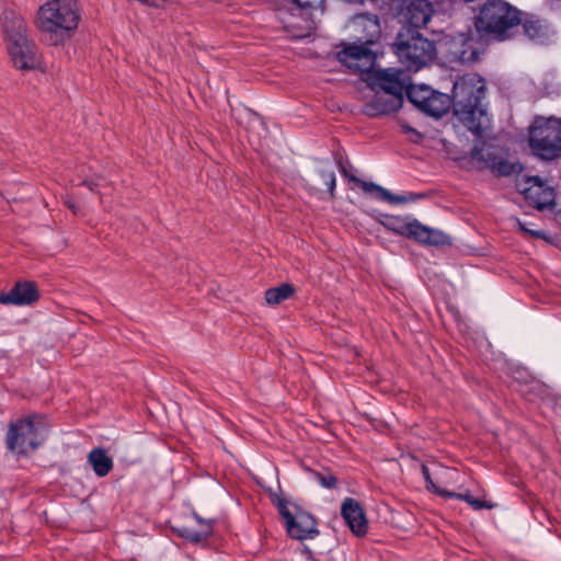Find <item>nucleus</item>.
Wrapping results in <instances>:
<instances>
[{
	"mask_svg": "<svg viewBox=\"0 0 561 561\" xmlns=\"http://www.w3.org/2000/svg\"><path fill=\"white\" fill-rule=\"evenodd\" d=\"M529 148L543 160L561 157V118L538 117L529 130Z\"/></svg>",
	"mask_w": 561,
	"mask_h": 561,
	"instance_id": "6e6552de",
	"label": "nucleus"
},
{
	"mask_svg": "<svg viewBox=\"0 0 561 561\" xmlns=\"http://www.w3.org/2000/svg\"><path fill=\"white\" fill-rule=\"evenodd\" d=\"M8 53L14 67L20 70L30 71L42 68V55L31 39L20 43L18 47H10Z\"/></svg>",
	"mask_w": 561,
	"mask_h": 561,
	"instance_id": "ddd939ff",
	"label": "nucleus"
},
{
	"mask_svg": "<svg viewBox=\"0 0 561 561\" xmlns=\"http://www.w3.org/2000/svg\"><path fill=\"white\" fill-rule=\"evenodd\" d=\"M392 48L400 62L410 71H417L427 66L437 54L435 43L419 30L411 27H402L399 31Z\"/></svg>",
	"mask_w": 561,
	"mask_h": 561,
	"instance_id": "20e7f679",
	"label": "nucleus"
},
{
	"mask_svg": "<svg viewBox=\"0 0 561 561\" xmlns=\"http://www.w3.org/2000/svg\"><path fill=\"white\" fill-rule=\"evenodd\" d=\"M294 293V286L288 283H284L278 287L268 288L265 291V300L268 305H278L291 297Z\"/></svg>",
	"mask_w": 561,
	"mask_h": 561,
	"instance_id": "a878e982",
	"label": "nucleus"
},
{
	"mask_svg": "<svg viewBox=\"0 0 561 561\" xmlns=\"http://www.w3.org/2000/svg\"><path fill=\"white\" fill-rule=\"evenodd\" d=\"M434 10L428 0H403L400 16L411 28L425 26L432 18Z\"/></svg>",
	"mask_w": 561,
	"mask_h": 561,
	"instance_id": "4468645a",
	"label": "nucleus"
},
{
	"mask_svg": "<svg viewBox=\"0 0 561 561\" xmlns=\"http://www.w3.org/2000/svg\"><path fill=\"white\" fill-rule=\"evenodd\" d=\"M385 226L400 236L412 239L416 242L428 245L449 244V238L444 232L422 225L416 219H405L401 217H388Z\"/></svg>",
	"mask_w": 561,
	"mask_h": 561,
	"instance_id": "1a4fd4ad",
	"label": "nucleus"
},
{
	"mask_svg": "<svg viewBox=\"0 0 561 561\" xmlns=\"http://www.w3.org/2000/svg\"><path fill=\"white\" fill-rule=\"evenodd\" d=\"M173 531L181 538L188 540L191 542H201L207 539L213 533L211 523H206L205 528L201 530H195L186 526H176L172 528Z\"/></svg>",
	"mask_w": 561,
	"mask_h": 561,
	"instance_id": "5701e85b",
	"label": "nucleus"
},
{
	"mask_svg": "<svg viewBox=\"0 0 561 561\" xmlns=\"http://www.w3.org/2000/svg\"><path fill=\"white\" fill-rule=\"evenodd\" d=\"M453 105V95L432 90L428 102L424 105L422 112L433 117H442Z\"/></svg>",
	"mask_w": 561,
	"mask_h": 561,
	"instance_id": "412c9836",
	"label": "nucleus"
},
{
	"mask_svg": "<svg viewBox=\"0 0 561 561\" xmlns=\"http://www.w3.org/2000/svg\"><path fill=\"white\" fill-rule=\"evenodd\" d=\"M37 286L33 282H18L7 293H0V304L24 306L38 299Z\"/></svg>",
	"mask_w": 561,
	"mask_h": 561,
	"instance_id": "6ab92c4d",
	"label": "nucleus"
},
{
	"mask_svg": "<svg viewBox=\"0 0 561 561\" xmlns=\"http://www.w3.org/2000/svg\"><path fill=\"white\" fill-rule=\"evenodd\" d=\"M314 479L321 486L327 489H333L337 483L336 477L330 471H317L314 472Z\"/></svg>",
	"mask_w": 561,
	"mask_h": 561,
	"instance_id": "c85d7f7f",
	"label": "nucleus"
},
{
	"mask_svg": "<svg viewBox=\"0 0 561 561\" xmlns=\"http://www.w3.org/2000/svg\"><path fill=\"white\" fill-rule=\"evenodd\" d=\"M520 14V11L504 0H488L476 16L477 33L505 39L507 32L523 21Z\"/></svg>",
	"mask_w": 561,
	"mask_h": 561,
	"instance_id": "423d86ee",
	"label": "nucleus"
},
{
	"mask_svg": "<svg viewBox=\"0 0 561 561\" xmlns=\"http://www.w3.org/2000/svg\"><path fill=\"white\" fill-rule=\"evenodd\" d=\"M470 156L473 160L478 162H482L485 168L492 169L494 168L493 163H496L500 157L492 151H484L483 148H479L478 146L473 147Z\"/></svg>",
	"mask_w": 561,
	"mask_h": 561,
	"instance_id": "cd10ccee",
	"label": "nucleus"
},
{
	"mask_svg": "<svg viewBox=\"0 0 561 561\" xmlns=\"http://www.w3.org/2000/svg\"><path fill=\"white\" fill-rule=\"evenodd\" d=\"M194 518L197 520V523L202 526V529L205 528V524L208 523L207 520H204L199 515L194 513Z\"/></svg>",
	"mask_w": 561,
	"mask_h": 561,
	"instance_id": "72a5a7b5",
	"label": "nucleus"
},
{
	"mask_svg": "<svg viewBox=\"0 0 561 561\" xmlns=\"http://www.w3.org/2000/svg\"><path fill=\"white\" fill-rule=\"evenodd\" d=\"M47 433L46 417L42 414L33 413L12 420L5 433V447L13 454L27 455L46 440Z\"/></svg>",
	"mask_w": 561,
	"mask_h": 561,
	"instance_id": "7ed1b4c3",
	"label": "nucleus"
},
{
	"mask_svg": "<svg viewBox=\"0 0 561 561\" xmlns=\"http://www.w3.org/2000/svg\"><path fill=\"white\" fill-rule=\"evenodd\" d=\"M82 185H85L87 187H89L91 191H94V183L92 181H89V180H84L82 181L81 183Z\"/></svg>",
	"mask_w": 561,
	"mask_h": 561,
	"instance_id": "f704fd0d",
	"label": "nucleus"
},
{
	"mask_svg": "<svg viewBox=\"0 0 561 561\" xmlns=\"http://www.w3.org/2000/svg\"><path fill=\"white\" fill-rule=\"evenodd\" d=\"M371 88H380L381 92L403 99L404 90L407 89V76L400 69L387 68L373 71Z\"/></svg>",
	"mask_w": 561,
	"mask_h": 561,
	"instance_id": "f8f14e48",
	"label": "nucleus"
},
{
	"mask_svg": "<svg viewBox=\"0 0 561 561\" xmlns=\"http://www.w3.org/2000/svg\"><path fill=\"white\" fill-rule=\"evenodd\" d=\"M518 187L529 204L537 209H543L553 203V191L539 176L527 178Z\"/></svg>",
	"mask_w": 561,
	"mask_h": 561,
	"instance_id": "2eb2a0df",
	"label": "nucleus"
},
{
	"mask_svg": "<svg viewBox=\"0 0 561 561\" xmlns=\"http://www.w3.org/2000/svg\"><path fill=\"white\" fill-rule=\"evenodd\" d=\"M88 463L92 467L94 473L103 478L113 469V459L103 448H93L88 455Z\"/></svg>",
	"mask_w": 561,
	"mask_h": 561,
	"instance_id": "4be33fe9",
	"label": "nucleus"
},
{
	"mask_svg": "<svg viewBox=\"0 0 561 561\" xmlns=\"http://www.w3.org/2000/svg\"><path fill=\"white\" fill-rule=\"evenodd\" d=\"M485 91V81L477 73H466L453 85L454 114L476 136H481L483 131L482 119L486 113L481 102Z\"/></svg>",
	"mask_w": 561,
	"mask_h": 561,
	"instance_id": "f257e3e1",
	"label": "nucleus"
},
{
	"mask_svg": "<svg viewBox=\"0 0 561 561\" xmlns=\"http://www.w3.org/2000/svg\"><path fill=\"white\" fill-rule=\"evenodd\" d=\"M435 493L443 497H446V499H457V500L465 501L472 508H474L477 511L483 510V508L490 510L493 507V504H491L486 501H483V500L474 499L469 492L456 493V492H450V491L443 490V489H435Z\"/></svg>",
	"mask_w": 561,
	"mask_h": 561,
	"instance_id": "b1692460",
	"label": "nucleus"
},
{
	"mask_svg": "<svg viewBox=\"0 0 561 561\" xmlns=\"http://www.w3.org/2000/svg\"><path fill=\"white\" fill-rule=\"evenodd\" d=\"M525 35L536 44H547L553 36V31L546 20L528 15L523 21Z\"/></svg>",
	"mask_w": 561,
	"mask_h": 561,
	"instance_id": "aec40b11",
	"label": "nucleus"
},
{
	"mask_svg": "<svg viewBox=\"0 0 561 561\" xmlns=\"http://www.w3.org/2000/svg\"><path fill=\"white\" fill-rule=\"evenodd\" d=\"M517 225H518L519 230L523 231L524 233L535 237V238H538V239H545V233L542 231L529 229L526 226V224L520 220H517Z\"/></svg>",
	"mask_w": 561,
	"mask_h": 561,
	"instance_id": "2f4dec72",
	"label": "nucleus"
},
{
	"mask_svg": "<svg viewBox=\"0 0 561 561\" xmlns=\"http://www.w3.org/2000/svg\"><path fill=\"white\" fill-rule=\"evenodd\" d=\"M421 472L426 482V489L430 491H433L435 493V489H438V488L435 485V483L433 482V480L431 478V472H430L428 467L426 465H422Z\"/></svg>",
	"mask_w": 561,
	"mask_h": 561,
	"instance_id": "7c9ffc66",
	"label": "nucleus"
},
{
	"mask_svg": "<svg viewBox=\"0 0 561 561\" xmlns=\"http://www.w3.org/2000/svg\"><path fill=\"white\" fill-rule=\"evenodd\" d=\"M341 515L354 535L363 536L367 533L368 523L358 501L353 497L344 499L341 505Z\"/></svg>",
	"mask_w": 561,
	"mask_h": 561,
	"instance_id": "a211bd4d",
	"label": "nucleus"
},
{
	"mask_svg": "<svg viewBox=\"0 0 561 561\" xmlns=\"http://www.w3.org/2000/svg\"><path fill=\"white\" fill-rule=\"evenodd\" d=\"M408 130H409V131L416 133V130H415L414 128H409Z\"/></svg>",
	"mask_w": 561,
	"mask_h": 561,
	"instance_id": "c9c22d12",
	"label": "nucleus"
},
{
	"mask_svg": "<svg viewBox=\"0 0 561 561\" xmlns=\"http://www.w3.org/2000/svg\"><path fill=\"white\" fill-rule=\"evenodd\" d=\"M321 176L323 179L324 184L327 185L328 190L333 193L335 188V174L333 171H322Z\"/></svg>",
	"mask_w": 561,
	"mask_h": 561,
	"instance_id": "c756f323",
	"label": "nucleus"
},
{
	"mask_svg": "<svg viewBox=\"0 0 561 561\" xmlns=\"http://www.w3.org/2000/svg\"><path fill=\"white\" fill-rule=\"evenodd\" d=\"M2 31L7 49L18 47L20 43L30 39L25 20L13 11L3 12Z\"/></svg>",
	"mask_w": 561,
	"mask_h": 561,
	"instance_id": "dca6fc26",
	"label": "nucleus"
},
{
	"mask_svg": "<svg viewBox=\"0 0 561 561\" xmlns=\"http://www.w3.org/2000/svg\"><path fill=\"white\" fill-rule=\"evenodd\" d=\"M403 99L389 94L388 92H376V94L365 103L363 113L369 117L389 115L402 107Z\"/></svg>",
	"mask_w": 561,
	"mask_h": 561,
	"instance_id": "f3484780",
	"label": "nucleus"
},
{
	"mask_svg": "<svg viewBox=\"0 0 561 561\" xmlns=\"http://www.w3.org/2000/svg\"><path fill=\"white\" fill-rule=\"evenodd\" d=\"M339 167H340V171H341L342 175L345 179H347L351 182L357 183L358 185H360V187L363 188V191L365 193L374 194L375 197L379 201L388 202L390 204H402V203L415 202V201L424 197V194H415V193H409L408 195H394L378 184L358 179L353 173L354 169L348 162L345 164L342 161H339Z\"/></svg>",
	"mask_w": 561,
	"mask_h": 561,
	"instance_id": "9b49d317",
	"label": "nucleus"
},
{
	"mask_svg": "<svg viewBox=\"0 0 561 561\" xmlns=\"http://www.w3.org/2000/svg\"><path fill=\"white\" fill-rule=\"evenodd\" d=\"M289 503L283 497H278L276 506L279 515L285 519L286 530L290 538L297 540L313 539L319 535L317 520L314 517L295 506V512L288 507Z\"/></svg>",
	"mask_w": 561,
	"mask_h": 561,
	"instance_id": "9d476101",
	"label": "nucleus"
},
{
	"mask_svg": "<svg viewBox=\"0 0 561 561\" xmlns=\"http://www.w3.org/2000/svg\"><path fill=\"white\" fill-rule=\"evenodd\" d=\"M493 165L494 168L492 169V172L499 176H510L513 174H519L524 170L522 163L511 162L501 157L496 163H493Z\"/></svg>",
	"mask_w": 561,
	"mask_h": 561,
	"instance_id": "bb28decb",
	"label": "nucleus"
},
{
	"mask_svg": "<svg viewBox=\"0 0 561 561\" xmlns=\"http://www.w3.org/2000/svg\"><path fill=\"white\" fill-rule=\"evenodd\" d=\"M79 21L77 0H49L38 9L37 26L49 45L64 44Z\"/></svg>",
	"mask_w": 561,
	"mask_h": 561,
	"instance_id": "f03ea898",
	"label": "nucleus"
},
{
	"mask_svg": "<svg viewBox=\"0 0 561 561\" xmlns=\"http://www.w3.org/2000/svg\"><path fill=\"white\" fill-rule=\"evenodd\" d=\"M404 92L408 100L422 111L426 102H428L432 89L424 84H408Z\"/></svg>",
	"mask_w": 561,
	"mask_h": 561,
	"instance_id": "393cba45",
	"label": "nucleus"
},
{
	"mask_svg": "<svg viewBox=\"0 0 561 561\" xmlns=\"http://www.w3.org/2000/svg\"><path fill=\"white\" fill-rule=\"evenodd\" d=\"M438 50L450 64H472L485 53V43L480 33L472 30L443 35L438 41Z\"/></svg>",
	"mask_w": 561,
	"mask_h": 561,
	"instance_id": "0eeeda50",
	"label": "nucleus"
},
{
	"mask_svg": "<svg viewBox=\"0 0 561 561\" xmlns=\"http://www.w3.org/2000/svg\"><path fill=\"white\" fill-rule=\"evenodd\" d=\"M356 24L368 31V36L360 37L359 43L344 44L336 53L337 60L355 72H365L373 68L376 54L370 48L380 34V25L377 18L358 16Z\"/></svg>",
	"mask_w": 561,
	"mask_h": 561,
	"instance_id": "39448f33",
	"label": "nucleus"
},
{
	"mask_svg": "<svg viewBox=\"0 0 561 561\" xmlns=\"http://www.w3.org/2000/svg\"><path fill=\"white\" fill-rule=\"evenodd\" d=\"M294 3L301 9L313 8L323 2V0H293Z\"/></svg>",
	"mask_w": 561,
	"mask_h": 561,
	"instance_id": "473e14b6",
	"label": "nucleus"
}]
</instances>
